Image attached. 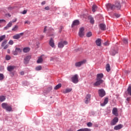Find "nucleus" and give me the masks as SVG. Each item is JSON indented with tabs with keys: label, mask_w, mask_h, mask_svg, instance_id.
I'll return each mask as SVG.
<instances>
[{
	"label": "nucleus",
	"mask_w": 131,
	"mask_h": 131,
	"mask_svg": "<svg viewBox=\"0 0 131 131\" xmlns=\"http://www.w3.org/2000/svg\"><path fill=\"white\" fill-rule=\"evenodd\" d=\"M114 16L116 17V18H119L120 17V14H117V13H115Z\"/></svg>",
	"instance_id": "de8ad7c7"
},
{
	"label": "nucleus",
	"mask_w": 131,
	"mask_h": 131,
	"mask_svg": "<svg viewBox=\"0 0 131 131\" xmlns=\"http://www.w3.org/2000/svg\"><path fill=\"white\" fill-rule=\"evenodd\" d=\"M78 25H79V20H75L73 22V24H72V27L73 28L74 26H77Z\"/></svg>",
	"instance_id": "a211bd4d"
},
{
	"label": "nucleus",
	"mask_w": 131,
	"mask_h": 131,
	"mask_svg": "<svg viewBox=\"0 0 131 131\" xmlns=\"http://www.w3.org/2000/svg\"><path fill=\"white\" fill-rule=\"evenodd\" d=\"M49 45L51 48H55V41H54V39H53V38H51L49 40Z\"/></svg>",
	"instance_id": "dca6fc26"
},
{
	"label": "nucleus",
	"mask_w": 131,
	"mask_h": 131,
	"mask_svg": "<svg viewBox=\"0 0 131 131\" xmlns=\"http://www.w3.org/2000/svg\"><path fill=\"white\" fill-rule=\"evenodd\" d=\"M53 88L52 86H50L47 89V90H44L43 93L45 94H49L50 92H51Z\"/></svg>",
	"instance_id": "4be33fe9"
},
{
	"label": "nucleus",
	"mask_w": 131,
	"mask_h": 131,
	"mask_svg": "<svg viewBox=\"0 0 131 131\" xmlns=\"http://www.w3.org/2000/svg\"><path fill=\"white\" fill-rule=\"evenodd\" d=\"M89 19L90 20V23H91V24H94L95 23V20H94V18H93L92 17H90Z\"/></svg>",
	"instance_id": "e433bc0d"
},
{
	"label": "nucleus",
	"mask_w": 131,
	"mask_h": 131,
	"mask_svg": "<svg viewBox=\"0 0 131 131\" xmlns=\"http://www.w3.org/2000/svg\"><path fill=\"white\" fill-rule=\"evenodd\" d=\"M71 79L73 83H77L78 82V75L75 74L71 78Z\"/></svg>",
	"instance_id": "39448f33"
},
{
	"label": "nucleus",
	"mask_w": 131,
	"mask_h": 131,
	"mask_svg": "<svg viewBox=\"0 0 131 131\" xmlns=\"http://www.w3.org/2000/svg\"><path fill=\"white\" fill-rule=\"evenodd\" d=\"M91 129L88 128H83V131H91Z\"/></svg>",
	"instance_id": "09e8293b"
},
{
	"label": "nucleus",
	"mask_w": 131,
	"mask_h": 131,
	"mask_svg": "<svg viewBox=\"0 0 131 131\" xmlns=\"http://www.w3.org/2000/svg\"><path fill=\"white\" fill-rule=\"evenodd\" d=\"M86 62V60L84 59L80 62H76L75 63V66L76 67H80V66H81V65H83V64H85Z\"/></svg>",
	"instance_id": "423d86ee"
},
{
	"label": "nucleus",
	"mask_w": 131,
	"mask_h": 131,
	"mask_svg": "<svg viewBox=\"0 0 131 131\" xmlns=\"http://www.w3.org/2000/svg\"><path fill=\"white\" fill-rule=\"evenodd\" d=\"M5 38H6V35L0 36V42H2V41L5 39Z\"/></svg>",
	"instance_id": "f704fd0d"
},
{
	"label": "nucleus",
	"mask_w": 131,
	"mask_h": 131,
	"mask_svg": "<svg viewBox=\"0 0 131 131\" xmlns=\"http://www.w3.org/2000/svg\"><path fill=\"white\" fill-rule=\"evenodd\" d=\"M20 75H24V72H21L20 73Z\"/></svg>",
	"instance_id": "052dcab7"
},
{
	"label": "nucleus",
	"mask_w": 131,
	"mask_h": 131,
	"mask_svg": "<svg viewBox=\"0 0 131 131\" xmlns=\"http://www.w3.org/2000/svg\"><path fill=\"white\" fill-rule=\"evenodd\" d=\"M118 118L117 117H115L111 122V125H115L117 122H118Z\"/></svg>",
	"instance_id": "4468645a"
},
{
	"label": "nucleus",
	"mask_w": 131,
	"mask_h": 131,
	"mask_svg": "<svg viewBox=\"0 0 131 131\" xmlns=\"http://www.w3.org/2000/svg\"><path fill=\"white\" fill-rule=\"evenodd\" d=\"M106 7L107 11H110V10L112 11H114V10L115 9V5L111 4L110 3L106 4Z\"/></svg>",
	"instance_id": "f03ea898"
},
{
	"label": "nucleus",
	"mask_w": 131,
	"mask_h": 131,
	"mask_svg": "<svg viewBox=\"0 0 131 131\" xmlns=\"http://www.w3.org/2000/svg\"><path fill=\"white\" fill-rule=\"evenodd\" d=\"M126 94H127V95H129V96H131V86L130 85L128 86L127 91L126 92Z\"/></svg>",
	"instance_id": "393cba45"
},
{
	"label": "nucleus",
	"mask_w": 131,
	"mask_h": 131,
	"mask_svg": "<svg viewBox=\"0 0 131 131\" xmlns=\"http://www.w3.org/2000/svg\"><path fill=\"white\" fill-rule=\"evenodd\" d=\"M98 94L99 95V96L101 97V98H103V97H104L106 95V93L105 92V91L103 89H100L98 90Z\"/></svg>",
	"instance_id": "6e6552de"
},
{
	"label": "nucleus",
	"mask_w": 131,
	"mask_h": 131,
	"mask_svg": "<svg viewBox=\"0 0 131 131\" xmlns=\"http://www.w3.org/2000/svg\"><path fill=\"white\" fill-rule=\"evenodd\" d=\"M8 43H9V45H10L11 46H12L14 44V41H13V40H10L9 41Z\"/></svg>",
	"instance_id": "37998d69"
},
{
	"label": "nucleus",
	"mask_w": 131,
	"mask_h": 131,
	"mask_svg": "<svg viewBox=\"0 0 131 131\" xmlns=\"http://www.w3.org/2000/svg\"><path fill=\"white\" fill-rule=\"evenodd\" d=\"M45 10H46L47 11H49L50 10V7L47 6L45 8Z\"/></svg>",
	"instance_id": "3c124183"
},
{
	"label": "nucleus",
	"mask_w": 131,
	"mask_h": 131,
	"mask_svg": "<svg viewBox=\"0 0 131 131\" xmlns=\"http://www.w3.org/2000/svg\"><path fill=\"white\" fill-rule=\"evenodd\" d=\"M6 59L7 60V61H9V60L11 59V56H10L9 55H6Z\"/></svg>",
	"instance_id": "c03bdc74"
},
{
	"label": "nucleus",
	"mask_w": 131,
	"mask_h": 131,
	"mask_svg": "<svg viewBox=\"0 0 131 131\" xmlns=\"http://www.w3.org/2000/svg\"><path fill=\"white\" fill-rule=\"evenodd\" d=\"M130 97H128L126 99V100L127 101V102H129V101H130Z\"/></svg>",
	"instance_id": "6e6d98bb"
},
{
	"label": "nucleus",
	"mask_w": 131,
	"mask_h": 131,
	"mask_svg": "<svg viewBox=\"0 0 131 131\" xmlns=\"http://www.w3.org/2000/svg\"><path fill=\"white\" fill-rule=\"evenodd\" d=\"M41 5H46V1H43L41 2Z\"/></svg>",
	"instance_id": "bf43d9fd"
},
{
	"label": "nucleus",
	"mask_w": 131,
	"mask_h": 131,
	"mask_svg": "<svg viewBox=\"0 0 131 131\" xmlns=\"http://www.w3.org/2000/svg\"><path fill=\"white\" fill-rule=\"evenodd\" d=\"M68 131H73V130L70 129L69 130H68Z\"/></svg>",
	"instance_id": "338daca9"
},
{
	"label": "nucleus",
	"mask_w": 131,
	"mask_h": 131,
	"mask_svg": "<svg viewBox=\"0 0 131 131\" xmlns=\"http://www.w3.org/2000/svg\"><path fill=\"white\" fill-rule=\"evenodd\" d=\"M31 59V56H27L24 59V64H28L29 63V60Z\"/></svg>",
	"instance_id": "9b49d317"
},
{
	"label": "nucleus",
	"mask_w": 131,
	"mask_h": 131,
	"mask_svg": "<svg viewBox=\"0 0 131 131\" xmlns=\"http://www.w3.org/2000/svg\"><path fill=\"white\" fill-rule=\"evenodd\" d=\"M6 100V97L4 96H0V102H4Z\"/></svg>",
	"instance_id": "c9c22d12"
},
{
	"label": "nucleus",
	"mask_w": 131,
	"mask_h": 131,
	"mask_svg": "<svg viewBox=\"0 0 131 131\" xmlns=\"http://www.w3.org/2000/svg\"><path fill=\"white\" fill-rule=\"evenodd\" d=\"M104 46H109V42H105V43H104Z\"/></svg>",
	"instance_id": "603ef678"
},
{
	"label": "nucleus",
	"mask_w": 131,
	"mask_h": 131,
	"mask_svg": "<svg viewBox=\"0 0 131 131\" xmlns=\"http://www.w3.org/2000/svg\"><path fill=\"white\" fill-rule=\"evenodd\" d=\"M19 26L16 25L14 26V28H12V31H17V30L18 29Z\"/></svg>",
	"instance_id": "72a5a7b5"
},
{
	"label": "nucleus",
	"mask_w": 131,
	"mask_h": 131,
	"mask_svg": "<svg viewBox=\"0 0 131 131\" xmlns=\"http://www.w3.org/2000/svg\"><path fill=\"white\" fill-rule=\"evenodd\" d=\"M101 39H100V38H98L96 40V41H95V42H96V45L98 46V47H101Z\"/></svg>",
	"instance_id": "412c9836"
},
{
	"label": "nucleus",
	"mask_w": 131,
	"mask_h": 131,
	"mask_svg": "<svg viewBox=\"0 0 131 131\" xmlns=\"http://www.w3.org/2000/svg\"><path fill=\"white\" fill-rule=\"evenodd\" d=\"M53 35H54V34L50 35V36H53Z\"/></svg>",
	"instance_id": "774afa93"
},
{
	"label": "nucleus",
	"mask_w": 131,
	"mask_h": 131,
	"mask_svg": "<svg viewBox=\"0 0 131 131\" xmlns=\"http://www.w3.org/2000/svg\"><path fill=\"white\" fill-rule=\"evenodd\" d=\"M15 51H16L17 53H21V52H22V50H21V49L18 48H15Z\"/></svg>",
	"instance_id": "58836bf2"
},
{
	"label": "nucleus",
	"mask_w": 131,
	"mask_h": 131,
	"mask_svg": "<svg viewBox=\"0 0 131 131\" xmlns=\"http://www.w3.org/2000/svg\"><path fill=\"white\" fill-rule=\"evenodd\" d=\"M46 32H47V27H45L44 28L43 32L44 33H46Z\"/></svg>",
	"instance_id": "5fc2aeb1"
},
{
	"label": "nucleus",
	"mask_w": 131,
	"mask_h": 131,
	"mask_svg": "<svg viewBox=\"0 0 131 131\" xmlns=\"http://www.w3.org/2000/svg\"><path fill=\"white\" fill-rule=\"evenodd\" d=\"M27 13V10H24V11L23 12L22 14H26Z\"/></svg>",
	"instance_id": "864d4df0"
},
{
	"label": "nucleus",
	"mask_w": 131,
	"mask_h": 131,
	"mask_svg": "<svg viewBox=\"0 0 131 131\" xmlns=\"http://www.w3.org/2000/svg\"><path fill=\"white\" fill-rule=\"evenodd\" d=\"M12 21L9 22L7 25L4 28L5 30H7V29H9L10 27H12Z\"/></svg>",
	"instance_id": "5701e85b"
},
{
	"label": "nucleus",
	"mask_w": 131,
	"mask_h": 131,
	"mask_svg": "<svg viewBox=\"0 0 131 131\" xmlns=\"http://www.w3.org/2000/svg\"><path fill=\"white\" fill-rule=\"evenodd\" d=\"M41 69V66H37L35 68V70H36L37 71H39V70H40Z\"/></svg>",
	"instance_id": "ea45409f"
},
{
	"label": "nucleus",
	"mask_w": 131,
	"mask_h": 131,
	"mask_svg": "<svg viewBox=\"0 0 131 131\" xmlns=\"http://www.w3.org/2000/svg\"><path fill=\"white\" fill-rule=\"evenodd\" d=\"M106 70L107 72H109L111 70L110 64H109V63H107L106 66Z\"/></svg>",
	"instance_id": "473e14b6"
},
{
	"label": "nucleus",
	"mask_w": 131,
	"mask_h": 131,
	"mask_svg": "<svg viewBox=\"0 0 131 131\" xmlns=\"http://www.w3.org/2000/svg\"><path fill=\"white\" fill-rule=\"evenodd\" d=\"M2 107L3 109L6 110V111H8V112H11V111H13V108H12V105H10L7 103H3L2 104Z\"/></svg>",
	"instance_id": "f257e3e1"
},
{
	"label": "nucleus",
	"mask_w": 131,
	"mask_h": 131,
	"mask_svg": "<svg viewBox=\"0 0 131 131\" xmlns=\"http://www.w3.org/2000/svg\"><path fill=\"white\" fill-rule=\"evenodd\" d=\"M115 7V9L120 10V9H121V5L120 4V2H119V1H116Z\"/></svg>",
	"instance_id": "f8f14e48"
},
{
	"label": "nucleus",
	"mask_w": 131,
	"mask_h": 131,
	"mask_svg": "<svg viewBox=\"0 0 131 131\" xmlns=\"http://www.w3.org/2000/svg\"><path fill=\"white\" fill-rule=\"evenodd\" d=\"M43 61V59H42V57L40 56V57L38 58V60H37V63L38 64H39L41 63Z\"/></svg>",
	"instance_id": "c85d7f7f"
},
{
	"label": "nucleus",
	"mask_w": 131,
	"mask_h": 131,
	"mask_svg": "<svg viewBox=\"0 0 131 131\" xmlns=\"http://www.w3.org/2000/svg\"><path fill=\"white\" fill-rule=\"evenodd\" d=\"M96 80L97 81H96V82L94 83V85H95V86H98V85H100V84H102V83L104 82V80L102 79H96Z\"/></svg>",
	"instance_id": "0eeeda50"
},
{
	"label": "nucleus",
	"mask_w": 131,
	"mask_h": 131,
	"mask_svg": "<svg viewBox=\"0 0 131 131\" xmlns=\"http://www.w3.org/2000/svg\"><path fill=\"white\" fill-rule=\"evenodd\" d=\"M5 78V76H4V74H0V80H3Z\"/></svg>",
	"instance_id": "a19ab883"
},
{
	"label": "nucleus",
	"mask_w": 131,
	"mask_h": 131,
	"mask_svg": "<svg viewBox=\"0 0 131 131\" xmlns=\"http://www.w3.org/2000/svg\"><path fill=\"white\" fill-rule=\"evenodd\" d=\"M14 7H11V6H9L8 8V11H12V10H13L14 9Z\"/></svg>",
	"instance_id": "a18cd8bd"
},
{
	"label": "nucleus",
	"mask_w": 131,
	"mask_h": 131,
	"mask_svg": "<svg viewBox=\"0 0 131 131\" xmlns=\"http://www.w3.org/2000/svg\"><path fill=\"white\" fill-rule=\"evenodd\" d=\"M62 86V84L59 83L54 87V90H59Z\"/></svg>",
	"instance_id": "c756f323"
},
{
	"label": "nucleus",
	"mask_w": 131,
	"mask_h": 131,
	"mask_svg": "<svg viewBox=\"0 0 131 131\" xmlns=\"http://www.w3.org/2000/svg\"><path fill=\"white\" fill-rule=\"evenodd\" d=\"M93 35V34L92 33V32H89L88 33H87L86 36L87 37H91V36H92Z\"/></svg>",
	"instance_id": "4c0bfd02"
},
{
	"label": "nucleus",
	"mask_w": 131,
	"mask_h": 131,
	"mask_svg": "<svg viewBox=\"0 0 131 131\" xmlns=\"http://www.w3.org/2000/svg\"><path fill=\"white\" fill-rule=\"evenodd\" d=\"M25 24H30V22L29 21H25Z\"/></svg>",
	"instance_id": "13d9d810"
},
{
	"label": "nucleus",
	"mask_w": 131,
	"mask_h": 131,
	"mask_svg": "<svg viewBox=\"0 0 131 131\" xmlns=\"http://www.w3.org/2000/svg\"><path fill=\"white\" fill-rule=\"evenodd\" d=\"M7 15H8V17H11V15L10 14H8Z\"/></svg>",
	"instance_id": "69168bd1"
},
{
	"label": "nucleus",
	"mask_w": 131,
	"mask_h": 131,
	"mask_svg": "<svg viewBox=\"0 0 131 131\" xmlns=\"http://www.w3.org/2000/svg\"><path fill=\"white\" fill-rule=\"evenodd\" d=\"M23 35H24V33H20L14 35L13 38V39H19V38H20L21 36H23Z\"/></svg>",
	"instance_id": "1a4fd4ad"
},
{
	"label": "nucleus",
	"mask_w": 131,
	"mask_h": 131,
	"mask_svg": "<svg viewBox=\"0 0 131 131\" xmlns=\"http://www.w3.org/2000/svg\"><path fill=\"white\" fill-rule=\"evenodd\" d=\"M8 42V40H4L2 43L1 47L4 49V50H7L9 48V45H7Z\"/></svg>",
	"instance_id": "20e7f679"
},
{
	"label": "nucleus",
	"mask_w": 131,
	"mask_h": 131,
	"mask_svg": "<svg viewBox=\"0 0 131 131\" xmlns=\"http://www.w3.org/2000/svg\"><path fill=\"white\" fill-rule=\"evenodd\" d=\"M13 54L14 55H18V52L15 50L13 52Z\"/></svg>",
	"instance_id": "8fccbe9b"
},
{
	"label": "nucleus",
	"mask_w": 131,
	"mask_h": 131,
	"mask_svg": "<svg viewBox=\"0 0 131 131\" xmlns=\"http://www.w3.org/2000/svg\"><path fill=\"white\" fill-rule=\"evenodd\" d=\"M91 101V95H87L86 97L84 99V103L85 104H89Z\"/></svg>",
	"instance_id": "ddd939ff"
},
{
	"label": "nucleus",
	"mask_w": 131,
	"mask_h": 131,
	"mask_svg": "<svg viewBox=\"0 0 131 131\" xmlns=\"http://www.w3.org/2000/svg\"><path fill=\"white\" fill-rule=\"evenodd\" d=\"M4 21H5V20H4V19H0V23H2V22H4Z\"/></svg>",
	"instance_id": "680f3d73"
},
{
	"label": "nucleus",
	"mask_w": 131,
	"mask_h": 131,
	"mask_svg": "<svg viewBox=\"0 0 131 131\" xmlns=\"http://www.w3.org/2000/svg\"><path fill=\"white\" fill-rule=\"evenodd\" d=\"M122 41L124 42V43H127V39L126 38H123Z\"/></svg>",
	"instance_id": "49530a36"
},
{
	"label": "nucleus",
	"mask_w": 131,
	"mask_h": 131,
	"mask_svg": "<svg viewBox=\"0 0 131 131\" xmlns=\"http://www.w3.org/2000/svg\"><path fill=\"white\" fill-rule=\"evenodd\" d=\"M112 113L115 116H118V110L117 108L114 107L112 111Z\"/></svg>",
	"instance_id": "f3484780"
},
{
	"label": "nucleus",
	"mask_w": 131,
	"mask_h": 131,
	"mask_svg": "<svg viewBox=\"0 0 131 131\" xmlns=\"http://www.w3.org/2000/svg\"><path fill=\"white\" fill-rule=\"evenodd\" d=\"M30 51V48L29 47H26L23 49V52L24 53H28Z\"/></svg>",
	"instance_id": "cd10ccee"
},
{
	"label": "nucleus",
	"mask_w": 131,
	"mask_h": 131,
	"mask_svg": "<svg viewBox=\"0 0 131 131\" xmlns=\"http://www.w3.org/2000/svg\"><path fill=\"white\" fill-rule=\"evenodd\" d=\"M72 91V89H67L64 91H63L64 94H68V93H70Z\"/></svg>",
	"instance_id": "2f4dec72"
},
{
	"label": "nucleus",
	"mask_w": 131,
	"mask_h": 131,
	"mask_svg": "<svg viewBox=\"0 0 131 131\" xmlns=\"http://www.w3.org/2000/svg\"><path fill=\"white\" fill-rule=\"evenodd\" d=\"M103 77H104V75H103V74H102V73L98 74L97 75L96 79H102Z\"/></svg>",
	"instance_id": "a878e982"
},
{
	"label": "nucleus",
	"mask_w": 131,
	"mask_h": 131,
	"mask_svg": "<svg viewBox=\"0 0 131 131\" xmlns=\"http://www.w3.org/2000/svg\"><path fill=\"white\" fill-rule=\"evenodd\" d=\"M97 9H98V7L96 5H94L92 7V12H96Z\"/></svg>",
	"instance_id": "7c9ffc66"
},
{
	"label": "nucleus",
	"mask_w": 131,
	"mask_h": 131,
	"mask_svg": "<svg viewBox=\"0 0 131 131\" xmlns=\"http://www.w3.org/2000/svg\"><path fill=\"white\" fill-rule=\"evenodd\" d=\"M99 28L101 30L105 31L106 30V25L104 24H100L99 25Z\"/></svg>",
	"instance_id": "6ab92c4d"
},
{
	"label": "nucleus",
	"mask_w": 131,
	"mask_h": 131,
	"mask_svg": "<svg viewBox=\"0 0 131 131\" xmlns=\"http://www.w3.org/2000/svg\"><path fill=\"white\" fill-rule=\"evenodd\" d=\"M116 54H117V51L113 49L112 50L111 52H110V54L112 56H115V55H116Z\"/></svg>",
	"instance_id": "bb28decb"
},
{
	"label": "nucleus",
	"mask_w": 131,
	"mask_h": 131,
	"mask_svg": "<svg viewBox=\"0 0 131 131\" xmlns=\"http://www.w3.org/2000/svg\"><path fill=\"white\" fill-rule=\"evenodd\" d=\"M68 45V42L67 41H61L58 43V47L60 49H62L64 48V46H66Z\"/></svg>",
	"instance_id": "7ed1b4c3"
},
{
	"label": "nucleus",
	"mask_w": 131,
	"mask_h": 131,
	"mask_svg": "<svg viewBox=\"0 0 131 131\" xmlns=\"http://www.w3.org/2000/svg\"><path fill=\"white\" fill-rule=\"evenodd\" d=\"M83 31H84V28L82 27L79 29V36L80 37H83L84 36V32Z\"/></svg>",
	"instance_id": "9d476101"
},
{
	"label": "nucleus",
	"mask_w": 131,
	"mask_h": 131,
	"mask_svg": "<svg viewBox=\"0 0 131 131\" xmlns=\"http://www.w3.org/2000/svg\"><path fill=\"white\" fill-rule=\"evenodd\" d=\"M15 68H16V67L14 66H9L7 67V70L8 71H9L11 72V71H13V70H14V69H15Z\"/></svg>",
	"instance_id": "aec40b11"
},
{
	"label": "nucleus",
	"mask_w": 131,
	"mask_h": 131,
	"mask_svg": "<svg viewBox=\"0 0 131 131\" xmlns=\"http://www.w3.org/2000/svg\"><path fill=\"white\" fill-rule=\"evenodd\" d=\"M122 127H123V125L120 124H118V125L115 126L114 127V129L115 130H118L119 129H121V128H122Z\"/></svg>",
	"instance_id": "2eb2a0df"
},
{
	"label": "nucleus",
	"mask_w": 131,
	"mask_h": 131,
	"mask_svg": "<svg viewBox=\"0 0 131 131\" xmlns=\"http://www.w3.org/2000/svg\"><path fill=\"white\" fill-rule=\"evenodd\" d=\"M108 98H105L104 99V102L102 103H101V106H102V107H104V106H105V105L108 104Z\"/></svg>",
	"instance_id": "b1692460"
},
{
	"label": "nucleus",
	"mask_w": 131,
	"mask_h": 131,
	"mask_svg": "<svg viewBox=\"0 0 131 131\" xmlns=\"http://www.w3.org/2000/svg\"><path fill=\"white\" fill-rule=\"evenodd\" d=\"M16 21H17V19L16 18H15L14 20H12V21L11 22H12V23H14V22H16Z\"/></svg>",
	"instance_id": "4d7b16f0"
},
{
	"label": "nucleus",
	"mask_w": 131,
	"mask_h": 131,
	"mask_svg": "<svg viewBox=\"0 0 131 131\" xmlns=\"http://www.w3.org/2000/svg\"><path fill=\"white\" fill-rule=\"evenodd\" d=\"M7 53H8V54H10V49H8Z\"/></svg>",
	"instance_id": "0e129e2a"
},
{
	"label": "nucleus",
	"mask_w": 131,
	"mask_h": 131,
	"mask_svg": "<svg viewBox=\"0 0 131 131\" xmlns=\"http://www.w3.org/2000/svg\"><path fill=\"white\" fill-rule=\"evenodd\" d=\"M87 126L89 127H92V126H93V123H92V122H88L87 123Z\"/></svg>",
	"instance_id": "79ce46f5"
},
{
	"label": "nucleus",
	"mask_w": 131,
	"mask_h": 131,
	"mask_svg": "<svg viewBox=\"0 0 131 131\" xmlns=\"http://www.w3.org/2000/svg\"><path fill=\"white\" fill-rule=\"evenodd\" d=\"M77 131H83V128L79 129V130Z\"/></svg>",
	"instance_id": "e2e57ef3"
}]
</instances>
